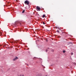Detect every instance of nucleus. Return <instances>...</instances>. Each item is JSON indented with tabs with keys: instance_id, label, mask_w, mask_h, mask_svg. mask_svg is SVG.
I'll return each instance as SVG.
<instances>
[{
	"instance_id": "nucleus-12",
	"label": "nucleus",
	"mask_w": 76,
	"mask_h": 76,
	"mask_svg": "<svg viewBox=\"0 0 76 76\" xmlns=\"http://www.w3.org/2000/svg\"><path fill=\"white\" fill-rule=\"evenodd\" d=\"M46 52H47V50H46Z\"/></svg>"
},
{
	"instance_id": "nucleus-6",
	"label": "nucleus",
	"mask_w": 76,
	"mask_h": 76,
	"mask_svg": "<svg viewBox=\"0 0 76 76\" xmlns=\"http://www.w3.org/2000/svg\"><path fill=\"white\" fill-rule=\"evenodd\" d=\"M20 76H24V75H20Z\"/></svg>"
},
{
	"instance_id": "nucleus-3",
	"label": "nucleus",
	"mask_w": 76,
	"mask_h": 76,
	"mask_svg": "<svg viewBox=\"0 0 76 76\" xmlns=\"http://www.w3.org/2000/svg\"><path fill=\"white\" fill-rule=\"evenodd\" d=\"M18 58L17 57H16V58H15L13 60L14 61H15V60H17V59H18Z\"/></svg>"
},
{
	"instance_id": "nucleus-1",
	"label": "nucleus",
	"mask_w": 76,
	"mask_h": 76,
	"mask_svg": "<svg viewBox=\"0 0 76 76\" xmlns=\"http://www.w3.org/2000/svg\"><path fill=\"white\" fill-rule=\"evenodd\" d=\"M24 3L25 4H26L27 5H29V2L28 1H26L24 2Z\"/></svg>"
},
{
	"instance_id": "nucleus-7",
	"label": "nucleus",
	"mask_w": 76,
	"mask_h": 76,
	"mask_svg": "<svg viewBox=\"0 0 76 76\" xmlns=\"http://www.w3.org/2000/svg\"><path fill=\"white\" fill-rule=\"evenodd\" d=\"M65 50L63 51V53H65Z\"/></svg>"
},
{
	"instance_id": "nucleus-8",
	"label": "nucleus",
	"mask_w": 76,
	"mask_h": 76,
	"mask_svg": "<svg viewBox=\"0 0 76 76\" xmlns=\"http://www.w3.org/2000/svg\"><path fill=\"white\" fill-rule=\"evenodd\" d=\"M73 53H71V55H73Z\"/></svg>"
},
{
	"instance_id": "nucleus-4",
	"label": "nucleus",
	"mask_w": 76,
	"mask_h": 76,
	"mask_svg": "<svg viewBox=\"0 0 76 76\" xmlns=\"http://www.w3.org/2000/svg\"><path fill=\"white\" fill-rule=\"evenodd\" d=\"M25 10H24L22 12V13H23L25 12Z\"/></svg>"
},
{
	"instance_id": "nucleus-9",
	"label": "nucleus",
	"mask_w": 76,
	"mask_h": 76,
	"mask_svg": "<svg viewBox=\"0 0 76 76\" xmlns=\"http://www.w3.org/2000/svg\"><path fill=\"white\" fill-rule=\"evenodd\" d=\"M43 23L44 25H45V23H44V22H43Z\"/></svg>"
},
{
	"instance_id": "nucleus-14",
	"label": "nucleus",
	"mask_w": 76,
	"mask_h": 76,
	"mask_svg": "<svg viewBox=\"0 0 76 76\" xmlns=\"http://www.w3.org/2000/svg\"><path fill=\"white\" fill-rule=\"evenodd\" d=\"M56 28H57V27H56Z\"/></svg>"
},
{
	"instance_id": "nucleus-2",
	"label": "nucleus",
	"mask_w": 76,
	"mask_h": 76,
	"mask_svg": "<svg viewBox=\"0 0 76 76\" xmlns=\"http://www.w3.org/2000/svg\"><path fill=\"white\" fill-rule=\"evenodd\" d=\"M37 9L39 10V11H40V9H41V8H40V7H39L38 6H37Z\"/></svg>"
},
{
	"instance_id": "nucleus-10",
	"label": "nucleus",
	"mask_w": 76,
	"mask_h": 76,
	"mask_svg": "<svg viewBox=\"0 0 76 76\" xmlns=\"http://www.w3.org/2000/svg\"><path fill=\"white\" fill-rule=\"evenodd\" d=\"M57 32L58 33L59 32V31H57Z\"/></svg>"
},
{
	"instance_id": "nucleus-16",
	"label": "nucleus",
	"mask_w": 76,
	"mask_h": 76,
	"mask_svg": "<svg viewBox=\"0 0 76 76\" xmlns=\"http://www.w3.org/2000/svg\"><path fill=\"white\" fill-rule=\"evenodd\" d=\"M12 43H13V42H12Z\"/></svg>"
},
{
	"instance_id": "nucleus-13",
	"label": "nucleus",
	"mask_w": 76,
	"mask_h": 76,
	"mask_svg": "<svg viewBox=\"0 0 76 76\" xmlns=\"http://www.w3.org/2000/svg\"><path fill=\"white\" fill-rule=\"evenodd\" d=\"M20 25H21V23H20Z\"/></svg>"
},
{
	"instance_id": "nucleus-15",
	"label": "nucleus",
	"mask_w": 76,
	"mask_h": 76,
	"mask_svg": "<svg viewBox=\"0 0 76 76\" xmlns=\"http://www.w3.org/2000/svg\"><path fill=\"white\" fill-rule=\"evenodd\" d=\"M45 76H47V75H45Z\"/></svg>"
},
{
	"instance_id": "nucleus-5",
	"label": "nucleus",
	"mask_w": 76,
	"mask_h": 76,
	"mask_svg": "<svg viewBox=\"0 0 76 76\" xmlns=\"http://www.w3.org/2000/svg\"><path fill=\"white\" fill-rule=\"evenodd\" d=\"M45 15H43L42 18H45Z\"/></svg>"
},
{
	"instance_id": "nucleus-11",
	"label": "nucleus",
	"mask_w": 76,
	"mask_h": 76,
	"mask_svg": "<svg viewBox=\"0 0 76 76\" xmlns=\"http://www.w3.org/2000/svg\"><path fill=\"white\" fill-rule=\"evenodd\" d=\"M52 51L53 52H54V50H52Z\"/></svg>"
}]
</instances>
